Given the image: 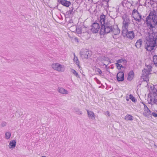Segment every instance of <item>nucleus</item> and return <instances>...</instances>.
<instances>
[{
    "label": "nucleus",
    "mask_w": 157,
    "mask_h": 157,
    "mask_svg": "<svg viewBox=\"0 0 157 157\" xmlns=\"http://www.w3.org/2000/svg\"><path fill=\"white\" fill-rule=\"evenodd\" d=\"M146 23L151 29L157 27V13L155 10L150 12L146 19Z\"/></svg>",
    "instance_id": "f257e3e1"
},
{
    "label": "nucleus",
    "mask_w": 157,
    "mask_h": 157,
    "mask_svg": "<svg viewBox=\"0 0 157 157\" xmlns=\"http://www.w3.org/2000/svg\"><path fill=\"white\" fill-rule=\"evenodd\" d=\"M147 101L152 105L157 104V90L154 86H151L149 90Z\"/></svg>",
    "instance_id": "f03ea898"
},
{
    "label": "nucleus",
    "mask_w": 157,
    "mask_h": 157,
    "mask_svg": "<svg viewBox=\"0 0 157 157\" xmlns=\"http://www.w3.org/2000/svg\"><path fill=\"white\" fill-rule=\"evenodd\" d=\"M152 67L150 64L146 65L144 69L142 71V78L147 82L149 81V75L151 74Z\"/></svg>",
    "instance_id": "7ed1b4c3"
},
{
    "label": "nucleus",
    "mask_w": 157,
    "mask_h": 157,
    "mask_svg": "<svg viewBox=\"0 0 157 157\" xmlns=\"http://www.w3.org/2000/svg\"><path fill=\"white\" fill-rule=\"evenodd\" d=\"M156 40H146L145 47L147 51H151L156 48Z\"/></svg>",
    "instance_id": "20e7f679"
},
{
    "label": "nucleus",
    "mask_w": 157,
    "mask_h": 157,
    "mask_svg": "<svg viewBox=\"0 0 157 157\" xmlns=\"http://www.w3.org/2000/svg\"><path fill=\"white\" fill-rule=\"evenodd\" d=\"M122 33L126 34L128 32V25L130 23L129 18L128 16L125 15L123 16Z\"/></svg>",
    "instance_id": "39448f33"
},
{
    "label": "nucleus",
    "mask_w": 157,
    "mask_h": 157,
    "mask_svg": "<svg viewBox=\"0 0 157 157\" xmlns=\"http://www.w3.org/2000/svg\"><path fill=\"white\" fill-rule=\"evenodd\" d=\"M51 67L53 69L59 72H64L65 69V66L64 65L58 63H52Z\"/></svg>",
    "instance_id": "423d86ee"
},
{
    "label": "nucleus",
    "mask_w": 157,
    "mask_h": 157,
    "mask_svg": "<svg viewBox=\"0 0 157 157\" xmlns=\"http://www.w3.org/2000/svg\"><path fill=\"white\" fill-rule=\"evenodd\" d=\"M80 55L82 58L87 59L91 56L92 52L87 49H82L80 52Z\"/></svg>",
    "instance_id": "0eeeda50"
},
{
    "label": "nucleus",
    "mask_w": 157,
    "mask_h": 157,
    "mask_svg": "<svg viewBox=\"0 0 157 157\" xmlns=\"http://www.w3.org/2000/svg\"><path fill=\"white\" fill-rule=\"evenodd\" d=\"M112 32L113 34V36L114 39L120 38V30L117 25H114L112 27Z\"/></svg>",
    "instance_id": "6e6552de"
},
{
    "label": "nucleus",
    "mask_w": 157,
    "mask_h": 157,
    "mask_svg": "<svg viewBox=\"0 0 157 157\" xmlns=\"http://www.w3.org/2000/svg\"><path fill=\"white\" fill-rule=\"evenodd\" d=\"M104 27L101 28V32L108 33L112 31V25L109 22H106L105 25H104Z\"/></svg>",
    "instance_id": "1a4fd4ad"
},
{
    "label": "nucleus",
    "mask_w": 157,
    "mask_h": 157,
    "mask_svg": "<svg viewBox=\"0 0 157 157\" xmlns=\"http://www.w3.org/2000/svg\"><path fill=\"white\" fill-rule=\"evenodd\" d=\"M132 15L133 18L136 21L139 22L141 21L142 16L137 10L135 9L133 10Z\"/></svg>",
    "instance_id": "9d476101"
},
{
    "label": "nucleus",
    "mask_w": 157,
    "mask_h": 157,
    "mask_svg": "<svg viewBox=\"0 0 157 157\" xmlns=\"http://www.w3.org/2000/svg\"><path fill=\"white\" fill-rule=\"evenodd\" d=\"M100 28L99 24L97 23H95L92 25L91 31L94 33H97L99 31Z\"/></svg>",
    "instance_id": "9b49d317"
},
{
    "label": "nucleus",
    "mask_w": 157,
    "mask_h": 157,
    "mask_svg": "<svg viewBox=\"0 0 157 157\" xmlns=\"http://www.w3.org/2000/svg\"><path fill=\"white\" fill-rule=\"evenodd\" d=\"M144 116L149 117L150 116L151 114V112L146 105L144 104V111L143 113Z\"/></svg>",
    "instance_id": "f8f14e48"
},
{
    "label": "nucleus",
    "mask_w": 157,
    "mask_h": 157,
    "mask_svg": "<svg viewBox=\"0 0 157 157\" xmlns=\"http://www.w3.org/2000/svg\"><path fill=\"white\" fill-rule=\"evenodd\" d=\"M106 19V16L104 15H101L100 17V22L101 23V27H104V25L105 24Z\"/></svg>",
    "instance_id": "ddd939ff"
},
{
    "label": "nucleus",
    "mask_w": 157,
    "mask_h": 157,
    "mask_svg": "<svg viewBox=\"0 0 157 157\" xmlns=\"http://www.w3.org/2000/svg\"><path fill=\"white\" fill-rule=\"evenodd\" d=\"M117 79L118 82L122 81L124 80V74L123 72H119L117 74Z\"/></svg>",
    "instance_id": "4468645a"
},
{
    "label": "nucleus",
    "mask_w": 157,
    "mask_h": 157,
    "mask_svg": "<svg viewBox=\"0 0 157 157\" xmlns=\"http://www.w3.org/2000/svg\"><path fill=\"white\" fill-rule=\"evenodd\" d=\"M16 142L15 140H11L9 142L8 147L10 149L12 150L14 149L16 147Z\"/></svg>",
    "instance_id": "2eb2a0df"
},
{
    "label": "nucleus",
    "mask_w": 157,
    "mask_h": 157,
    "mask_svg": "<svg viewBox=\"0 0 157 157\" xmlns=\"http://www.w3.org/2000/svg\"><path fill=\"white\" fill-rule=\"evenodd\" d=\"M58 2H59L62 5L67 7H68L71 4L70 2L66 0H58Z\"/></svg>",
    "instance_id": "dca6fc26"
},
{
    "label": "nucleus",
    "mask_w": 157,
    "mask_h": 157,
    "mask_svg": "<svg viewBox=\"0 0 157 157\" xmlns=\"http://www.w3.org/2000/svg\"><path fill=\"white\" fill-rule=\"evenodd\" d=\"M95 71L97 75H99L102 78L105 77V74L104 72V71H102L99 68H96L95 69Z\"/></svg>",
    "instance_id": "f3484780"
},
{
    "label": "nucleus",
    "mask_w": 157,
    "mask_h": 157,
    "mask_svg": "<svg viewBox=\"0 0 157 157\" xmlns=\"http://www.w3.org/2000/svg\"><path fill=\"white\" fill-rule=\"evenodd\" d=\"M88 117L90 119L94 120L95 118V116L94 113L91 111L87 110Z\"/></svg>",
    "instance_id": "a211bd4d"
},
{
    "label": "nucleus",
    "mask_w": 157,
    "mask_h": 157,
    "mask_svg": "<svg viewBox=\"0 0 157 157\" xmlns=\"http://www.w3.org/2000/svg\"><path fill=\"white\" fill-rule=\"evenodd\" d=\"M74 57L73 59V62L77 65L78 67L80 69L81 67L80 65L79 61L78 60V57L75 56V53L74 54Z\"/></svg>",
    "instance_id": "6ab92c4d"
},
{
    "label": "nucleus",
    "mask_w": 157,
    "mask_h": 157,
    "mask_svg": "<svg viewBox=\"0 0 157 157\" xmlns=\"http://www.w3.org/2000/svg\"><path fill=\"white\" fill-rule=\"evenodd\" d=\"M126 34L127 38L130 39H132L134 37V33L133 31H131L125 34Z\"/></svg>",
    "instance_id": "aec40b11"
},
{
    "label": "nucleus",
    "mask_w": 157,
    "mask_h": 157,
    "mask_svg": "<svg viewBox=\"0 0 157 157\" xmlns=\"http://www.w3.org/2000/svg\"><path fill=\"white\" fill-rule=\"evenodd\" d=\"M58 91L59 93L62 94H68V92L62 87H59L58 88Z\"/></svg>",
    "instance_id": "412c9836"
},
{
    "label": "nucleus",
    "mask_w": 157,
    "mask_h": 157,
    "mask_svg": "<svg viewBox=\"0 0 157 157\" xmlns=\"http://www.w3.org/2000/svg\"><path fill=\"white\" fill-rule=\"evenodd\" d=\"M134 75V73L133 71L130 72L128 74V79L130 81L133 78Z\"/></svg>",
    "instance_id": "4be33fe9"
},
{
    "label": "nucleus",
    "mask_w": 157,
    "mask_h": 157,
    "mask_svg": "<svg viewBox=\"0 0 157 157\" xmlns=\"http://www.w3.org/2000/svg\"><path fill=\"white\" fill-rule=\"evenodd\" d=\"M124 119L127 121H132L133 117L130 114H127L125 116Z\"/></svg>",
    "instance_id": "5701e85b"
},
{
    "label": "nucleus",
    "mask_w": 157,
    "mask_h": 157,
    "mask_svg": "<svg viewBox=\"0 0 157 157\" xmlns=\"http://www.w3.org/2000/svg\"><path fill=\"white\" fill-rule=\"evenodd\" d=\"M11 136V133L10 132L8 131L6 132L5 135V138L6 140L9 139Z\"/></svg>",
    "instance_id": "b1692460"
},
{
    "label": "nucleus",
    "mask_w": 157,
    "mask_h": 157,
    "mask_svg": "<svg viewBox=\"0 0 157 157\" xmlns=\"http://www.w3.org/2000/svg\"><path fill=\"white\" fill-rule=\"evenodd\" d=\"M142 41L141 40H137L135 46L137 48H140L141 45Z\"/></svg>",
    "instance_id": "393cba45"
},
{
    "label": "nucleus",
    "mask_w": 157,
    "mask_h": 157,
    "mask_svg": "<svg viewBox=\"0 0 157 157\" xmlns=\"http://www.w3.org/2000/svg\"><path fill=\"white\" fill-rule=\"evenodd\" d=\"M71 72L72 74H73L75 76H76L77 78H80L78 73L74 69H72L71 70Z\"/></svg>",
    "instance_id": "a878e982"
},
{
    "label": "nucleus",
    "mask_w": 157,
    "mask_h": 157,
    "mask_svg": "<svg viewBox=\"0 0 157 157\" xmlns=\"http://www.w3.org/2000/svg\"><path fill=\"white\" fill-rule=\"evenodd\" d=\"M153 61L155 65L157 66V56L155 55L153 56Z\"/></svg>",
    "instance_id": "bb28decb"
},
{
    "label": "nucleus",
    "mask_w": 157,
    "mask_h": 157,
    "mask_svg": "<svg viewBox=\"0 0 157 157\" xmlns=\"http://www.w3.org/2000/svg\"><path fill=\"white\" fill-rule=\"evenodd\" d=\"M129 98L130 99H131L132 101L134 102H136V100L135 99V98L133 97V96L132 94H130L129 95Z\"/></svg>",
    "instance_id": "cd10ccee"
},
{
    "label": "nucleus",
    "mask_w": 157,
    "mask_h": 157,
    "mask_svg": "<svg viewBox=\"0 0 157 157\" xmlns=\"http://www.w3.org/2000/svg\"><path fill=\"white\" fill-rule=\"evenodd\" d=\"M117 63H121L122 62L126 63V61L125 59H121L118 60L117 61Z\"/></svg>",
    "instance_id": "c85d7f7f"
},
{
    "label": "nucleus",
    "mask_w": 157,
    "mask_h": 157,
    "mask_svg": "<svg viewBox=\"0 0 157 157\" xmlns=\"http://www.w3.org/2000/svg\"><path fill=\"white\" fill-rule=\"evenodd\" d=\"M116 64L117 68L118 69H120L121 67H123L122 65L119 63H116Z\"/></svg>",
    "instance_id": "c756f323"
},
{
    "label": "nucleus",
    "mask_w": 157,
    "mask_h": 157,
    "mask_svg": "<svg viewBox=\"0 0 157 157\" xmlns=\"http://www.w3.org/2000/svg\"><path fill=\"white\" fill-rule=\"evenodd\" d=\"M72 28H75V30H76V32L78 33V34H79V33H81V31H80L79 32H78V31L76 29V27L75 26H73L71 27L70 28V29H71V30L72 29Z\"/></svg>",
    "instance_id": "7c9ffc66"
},
{
    "label": "nucleus",
    "mask_w": 157,
    "mask_h": 157,
    "mask_svg": "<svg viewBox=\"0 0 157 157\" xmlns=\"http://www.w3.org/2000/svg\"><path fill=\"white\" fill-rule=\"evenodd\" d=\"M152 36H153V35H155L156 37H153V39L155 40V39H157V33H154L152 34Z\"/></svg>",
    "instance_id": "2f4dec72"
},
{
    "label": "nucleus",
    "mask_w": 157,
    "mask_h": 157,
    "mask_svg": "<svg viewBox=\"0 0 157 157\" xmlns=\"http://www.w3.org/2000/svg\"><path fill=\"white\" fill-rule=\"evenodd\" d=\"M6 123L5 122H3L1 123V125L2 127L5 126L6 125Z\"/></svg>",
    "instance_id": "473e14b6"
},
{
    "label": "nucleus",
    "mask_w": 157,
    "mask_h": 157,
    "mask_svg": "<svg viewBox=\"0 0 157 157\" xmlns=\"http://www.w3.org/2000/svg\"><path fill=\"white\" fill-rule=\"evenodd\" d=\"M105 113V114L108 116L109 117L110 116V114L108 111H106Z\"/></svg>",
    "instance_id": "72a5a7b5"
},
{
    "label": "nucleus",
    "mask_w": 157,
    "mask_h": 157,
    "mask_svg": "<svg viewBox=\"0 0 157 157\" xmlns=\"http://www.w3.org/2000/svg\"><path fill=\"white\" fill-rule=\"evenodd\" d=\"M125 99L127 101H128L130 98H129V95H127L125 97Z\"/></svg>",
    "instance_id": "f704fd0d"
},
{
    "label": "nucleus",
    "mask_w": 157,
    "mask_h": 157,
    "mask_svg": "<svg viewBox=\"0 0 157 157\" xmlns=\"http://www.w3.org/2000/svg\"><path fill=\"white\" fill-rule=\"evenodd\" d=\"M152 115L153 116L156 117H157V114L155 113H152Z\"/></svg>",
    "instance_id": "c9c22d12"
},
{
    "label": "nucleus",
    "mask_w": 157,
    "mask_h": 157,
    "mask_svg": "<svg viewBox=\"0 0 157 157\" xmlns=\"http://www.w3.org/2000/svg\"><path fill=\"white\" fill-rule=\"evenodd\" d=\"M95 79H96V81L98 84H100V82L96 78H95Z\"/></svg>",
    "instance_id": "e433bc0d"
},
{
    "label": "nucleus",
    "mask_w": 157,
    "mask_h": 157,
    "mask_svg": "<svg viewBox=\"0 0 157 157\" xmlns=\"http://www.w3.org/2000/svg\"><path fill=\"white\" fill-rule=\"evenodd\" d=\"M77 113L79 115H81L82 114V112L81 111H79Z\"/></svg>",
    "instance_id": "4c0bfd02"
},
{
    "label": "nucleus",
    "mask_w": 157,
    "mask_h": 157,
    "mask_svg": "<svg viewBox=\"0 0 157 157\" xmlns=\"http://www.w3.org/2000/svg\"><path fill=\"white\" fill-rule=\"evenodd\" d=\"M75 42L78 43V40H75Z\"/></svg>",
    "instance_id": "58836bf2"
},
{
    "label": "nucleus",
    "mask_w": 157,
    "mask_h": 157,
    "mask_svg": "<svg viewBox=\"0 0 157 157\" xmlns=\"http://www.w3.org/2000/svg\"><path fill=\"white\" fill-rule=\"evenodd\" d=\"M40 157H47L44 155H43V156H41Z\"/></svg>",
    "instance_id": "ea45409f"
},
{
    "label": "nucleus",
    "mask_w": 157,
    "mask_h": 157,
    "mask_svg": "<svg viewBox=\"0 0 157 157\" xmlns=\"http://www.w3.org/2000/svg\"><path fill=\"white\" fill-rule=\"evenodd\" d=\"M138 2L137 1H136L135 2V4H137Z\"/></svg>",
    "instance_id": "a19ab883"
},
{
    "label": "nucleus",
    "mask_w": 157,
    "mask_h": 157,
    "mask_svg": "<svg viewBox=\"0 0 157 157\" xmlns=\"http://www.w3.org/2000/svg\"><path fill=\"white\" fill-rule=\"evenodd\" d=\"M88 0L90 2H92L93 1V0Z\"/></svg>",
    "instance_id": "79ce46f5"
},
{
    "label": "nucleus",
    "mask_w": 157,
    "mask_h": 157,
    "mask_svg": "<svg viewBox=\"0 0 157 157\" xmlns=\"http://www.w3.org/2000/svg\"><path fill=\"white\" fill-rule=\"evenodd\" d=\"M106 1L108 2L109 1V0H105Z\"/></svg>",
    "instance_id": "37998d69"
},
{
    "label": "nucleus",
    "mask_w": 157,
    "mask_h": 157,
    "mask_svg": "<svg viewBox=\"0 0 157 157\" xmlns=\"http://www.w3.org/2000/svg\"><path fill=\"white\" fill-rule=\"evenodd\" d=\"M104 65H105L106 66H107V65L105 64V63H104Z\"/></svg>",
    "instance_id": "c03bdc74"
},
{
    "label": "nucleus",
    "mask_w": 157,
    "mask_h": 157,
    "mask_svg": "<svg viewBox=\"0 0 157 157\" xmlns=\"http://www.w3.org/2000/svg\"><path fill=\"white\" fill-rule=\"evenodd\" d=\"M137 1H138L139 0H136Z\"/></svg>",
    "instance_id": "a18cd8bd"
}]
</instances>
